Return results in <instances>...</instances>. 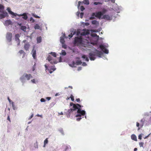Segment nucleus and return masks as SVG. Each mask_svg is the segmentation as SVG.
I'll return each mask as SVG.
<instances>
[{
  "label": "nucleus",
  "mask_w": 151,
  "mask_h": 151,
  "mask_svg": "<svg viewBox=\"0 0 151 151\" xmlns=\"http://www.w3.org/2000/svg\"><path fill=\"white\" fill-rule=\"evenodd\" d=\"M150 134L148 135H147V136H146L145 137H144V139H147L149 137V135Z\"/></svg>",
  "instance_id": "bf43d9fd"
},
{
  "label": "nucleus",
  "mask_w": 151,
  "mask_h": 151,
  "mask_svg": "<svg viewBox=\"0 0 151 151\" xmlns=\"http://www.w3.org/2000/svg\"><path fill=\"white\" fill-rule=\"evenodd\" d=\"M82 63V62L81 60H76L75 62L74 61H73L72 63V64L73 65H81Z\"/></svg>",
  "instance_id": "1a4fd4ad"
},
{
  "label": "nucleus",
  "mask_w": 151,
  "mask_h": 151,
  "mask_svg": "<svg viewBox=\"0 0 151 151\" xmlns=\"http://www.w3.org/2000/svg\"><path fill=\"white\" fill-rule=\"evenodd\" d=\"M34 147L35 148H38V145H37V143L35 144Z\"/></svg>",
  "instance_id": "864d4df0"
},
{
  "label": "nucleus",
  "mask_w": 151,
  "mask_h": 151,
  "mask_svg": "<svg viewBox=\"0 0 151 151\" xmlns=\"http://www.w3.org/2000/svg\"><path fill=\"white\" fill-rule=\"evenodd\" d=\"M31 82L32 83L34 84H36L38 82V81L37 79H32L31 81Z\"/></svg>",
  "instance_id": "b1692460"
},
{
  "label": "nucleus",
  "mask_w": 151,
  "mask_h": 151,
  "mask_svg": "<svg viewBox=\"0 0 151 151\" xmlns=\"http://www.w3.org/2000/svg\"><path fill=\"white\" fill-rule=\"evenodd\" d=\"M80 9L81 11H83L85 9V8L83 6H81L80 7Z\"/></svg>",
  "instance_id": "3c124183"
},
{
  "label": "nucleus",
  "mask_w": 151,
  "mask_h": 151,
  "mask_svg": "<svg viewBox=\"0 0 151 151\" xmlns=\"http://www.w3.org/2000/svg\"><path fill=\"white\" fill-rule=\"evenodd\" d=\"M144 143L143 142H140L139 143V145L140 147H143L144 145Z\"/></svg>",
  "instance_id": "a19ab883"
},
{
  "label": "nucleus",
  "mask_w": 151,
  "mask_h": 151,
  "mask_svg": "<svg viewBox=\"0 0 151 151\" xmlns=\"http://www.w3.org/2000/svg\"><path fill=\"white\" fill-rule=\"evenodd\" d=\"M12 106L13 109L14 110L16 109V107L14 105V103L13 102H12Z\"/></svg>",
  "instance_id": "58836bf2"
},
{
  "label": "nucleus",
  "mask_w": 151,
  "mask_h": 151,
  "mask_svg": "<svg viewBox=\"0 0 151 151\" xmlns=\"http://www.w3.org/2000/svg\"><path fill=\"white\" fill-rule=\"evenodd\" d=\"M83 13H81L80 14L81 18H82L83 17Z\"/></svg>",
  "instance_id": "052dcab7"
},
{
  "label": "nucleus",
  "mask_w": 151,
  "mask_h": 151,
  "mask_svg": "<svg viewBox=\"0 0 151 151\" xmlns=\"http://www.w3.org/2000/svg\"><path fill=\"white\" fill-rule=\"evenodd\" d=\"M82 38L81 37H76L75 39L74 43L77 45L81 44L82 42Z\"/></svg>",
  "instance_id": "39448f33"
},
{
  "label": "nucleus",
  "mask_w": 151,
  "mask_h": 151,
  "mask_svg": "<svg viewBox=\"0 0 151 151\" xmlns=\"http://www.w3.org/2000/svg\"><path fill=\"white\" fill-rule=\"evenodd\" d=\"M32 16L33 17H34L36 18H40V17H39V16H38L36 14H32Z\"/></svg>",
  "instance_id": "4c0bfd02"
},
{
  "label": "nucleus",
  "mask_w": 151,
  "mask_h": 151,
  "mask_svg": "<svg viewBox=\"0 0 151 151\" xmlns=\"http://www.w3.org/2000/svg\"><path fill=\"white\" fill-rule=\"evenodd\" d=\"M29 44L28 43H26L24 46V48L25 50L28 51L29 50Z\"/></svg>",
  "instance_id": "6ab92c4d"
},
{
  "label": "nucleus",
  "mask_w": 151,
  "mask_h": 151,
  "mask_svg": "<svg viewBox=\"0 0 151 151\" xmlns=\"http://www.w3.org/2000/svg\"><path fill=\"white\" fill-rule=\"evenodd\" d=\"M40 27L38 24H36L34 28L35 29H40Z\"/></svg>",
  "instance_id": "f704fd0d"
},
{
  "label": "nucleus",
  "mask_w": 151,
  "mask_h": 151,
  "mask_svg": "<svg viewBox=\"0 0 151 151\" xmlns=\"http://www.w3.org/2000/svg\"><path fill=\"white\" fill-rule=\"evenodd\" d=\"M83 3L84 4L88 5L89 4V1L88 0H84Z\"/></svg>",
  "instance_id": "2f4dec72"
},
{
  "label": "nucleus",
  "mask_w": 151,
  "mask_h": 151,
  "mask_svg": "<svg viewBox=\"0 0 151 151\" xmlns=\"http://www.w3.org/2000/svg\"><path fill=\"white\" fill-rule=\"evenodd\" d=\"M17 16H18L19 17L22 16V18L24 19V20H27L28 18L27 16L26 13H23L22 14L18 15L17 14Z\"/></svg>",
  "instance_id": "2eb2a0df"
},
{
  "label": "nucleus",
  "mask_w": 151,
  "mask_h": 151,
  "mask_svg": "<svg viewBox=\"0 0 151 151\" xmlns=\"http://www.w3.org/2000/svg\"><path fill=\"white\" fill-rule=\"evenodd\" d=\"M37 43H40L41 42L42 37L41 36L37 37Z\"/></svg>",
  "instance_id": "393cba45"
},
{
  "label": "nucleus",
  "mask_w": 151,
  "mask_h": 151,
  "mask_svg": "<svg viewBox=\"0 0 151 151\" xmlns=\"http://www.w3.org/2000/svg\"><path fill=\"white\" fill-rule=\"evenodd\" d=\"M83 30L84 31L81 33V35L85 36L89 34V33L88 30H86V29H84Z\"/></svg>",
  "instance_id": "dca6fc26"
},
{
  "label": "nucleus",
  "mask_w": 151,
  "mask_h": 151,
  "mask_svg": "<svg viewBox=\"0 0 151 151\" xmlns=\"http://www.w3.org/2000/svg\"><path fill=\"white\" fill-rule=\"evenodd\" d=\"M49 54H51V55L53 56L54 57H56V53L55 52H51L50 53H49Z\"/></svg>",
  "instance_id": "e433bc0d"
},
{
  "label": "nucleus",
  "mask_w": 151,
  "mask_h": 151,
  "mask_svg": "<svg viewBox=\"0 0 151 151\" xmlns=\"http://www.w3.org/2000/svg\"><path fill=\"white\" fill-rule=\"evenodd\" d=\"M103 15V13L101 12H99L95 13V17L100 19L101 16Z\"/></svg>",
  "instance_id": "ddd939ff"
},
{
  "label": "nucleus",
  "mask_w": 151,
  "mask_h": 151,
  "mask_svg": "<svg viewBox=\"0 0 151 151\" xmlns=\"http://www.w3.org/2000/svg\"><path fill=\"white\" fill-rule=\"evenodd\" d=\"M27 27L25 26H21L20 29L24 32L26 31Z\"/></svg>",
  "instance_id": "bb28decb"
},
{
  "label": "nucleus",
  "mask_w": 151,
  "mask_h": 151,
  "mask_svg": "<svg viewBox=\"0 0 151 151\" xmlns=\"http://www.w3.org/2000/svg\"><path fill=\"white\" fill-rule=\"evenodd\" d=\"M82 58H83L85 59V60L86 61H89V59L87 57H86V56L85 55H83L82 56Z\"/></svg>",
  "instance_id": "7c9ffc66"
},
{
  "label": "nucleus",
  "mask_w": 151,
  "mask_h": 151,
  "mask_svg": "<svg viewBox=\"0 0 151 151\" xmlns=\"http://www.w3.org/2000/svg\"><path fill=\"white\" fill-rule=\"evenodd\" d=\"M59 95H60V94L59 93H57L55 95V96H57Z\"/></svg>",
  "instance_id": "338daca9"
},
{
  "label": "nucleus",
  "mask_w": 151,
  "mask_h": 151,
  "mask_svg": "<svg viewBox=\"0 0 151 151\" xmlns=\"http://www.w3.org/2000/svg\"><path fill=\"white\" fill-rule=\"evenodd\" d=\"M76 34L78 36L80 34V32L79 31H78L77 32H76Z\"/></svg>",
  "instance_id": "5fc2aeb1"
},
{
  "label": "nucleus",
  "mask_w": 151,
  "mask_h": 151,
  "mask_svg": "<svg viewBox=\"0 0 151 151\" xmlns=\"http://www.w3.org/2000/svg\"><path fill=\"white\" fill-rule=\"evenodd\" d=\"M8 100L9 101V103H10L12 101L11 100L9 99V97H8Z\"/></svg>",
  "instance_id": "774afa93"
},
{
  "label": "nucleus",
  "mask_w": 151,
  "mask_h": 151,
  "mask_svg": "<svg viewBox=\"0 0 151 151\" xmlns=\"http://www.w3.org/2000/svg\"><path fill=\"white\" fill-rule=\"evenodd\" d=\"M62 44V47L66 49L67 48V46L64 43L63 44Z\"/></svg>",
  "instance_id": "a18cd8bd"
},
{
  "label": "nucleus",
  "mask_w": 151,
  "mask_h": 151,
  "mask_svg": "<svg viewBox=\"0 0 151 151\" xmlns=\"http://www.w3.org/2000/svg\"><path fill=\"white\" fill-rule=\"evenodd\" d=\"M64 38L63 37H60V42L62 44L65 43V40H64Z\"/></svg>",
  "instance_id": "cd10ccee"
},
{
  "label": "nucleus",
  "mask_w": 151,
  "mask_h": 151,
  "mask_svg": "<svg viewBox=\"0 0 151 151\" xmlns=\"http://www.w3.org/2000/svg\"><path fill=\"white\" fill-rule=\"evenodd\" d=\"M61 54L63 55H65L66 54V53L65 51L62 50L61 52Z\"/></svg>",
  "instance_id": "ea45409f"
},
{
  "label": "nucleus",
  "mask_w": 151,
  "mask_h": 151,
  "mask_svg": "<svg viewBox=\"0 0 151 151\" xmlns=\"http://www.w3.org/2000/svg\"><path fill=\"white\" fill-rule=\"evenodd\" d=\"M81 4V2L80 1H79L78 2V6H80Z\"/></svg>",
  "instance_id": "0e129e2a"
},
{
  "label": "nucleus",
  "mask_w": 151,
  "mask_h": 151,
  "mask_svg": "<svg viewBox=\"0 0 151 151\" xmlns=\"http://www.w3.org/2000/svg\"><path fill=\"white\" fill-rule=\"evenodd\" d=\"M63 147L65 149V151H67L68 149V147L65 145L63 146Z\"/></svg>",
  "instance_id": "72a5a7b5"
},
{
  "label": "nucleus",
  "mask_w": 151,
  "mask_h": 151,
  "mask_svg": "<svg viewBox=\"0 0 151 151\" xmlns=\"http://www.w3.org/2000/svg\"><path fill=\"white\" fill-rule=\"evenodd\" d=\"M75 106H73V108L70 109L69 110H68V113H70L71 112H73L74 111H77L75 110Z\"/></svg>",
  "instance_id": "4be33fe9"
},
{
  "label": "nucleus",
  "mask_w": 151,
  "mask_h": 151,
  "mask_svg": "<svg viewBox=\"0 0 151 151\" xmlns=\"http://www.w3.org/2000/svg\"><path fill=\"white\" fill-rule=\"evenodd\" d=\"M76 32L75 31L73 32V34L71 33L69 35H68V37H69L70 38L72 37L73 36V35L76 34Z\"/></svg>",
  "instance_id": "c9c22d12"
},
{
  "label": "nucleus",
  "mask_w": 151,
  "mask_h": 151,
  "mask_svg": "<svg viewBox=\"0 0 151 151\" xmlns=\"http://www.w3.org/2000/svg\"><path fill=\"white\" fill-rule=\"evenodd\" d=\"M144 134H140L139 136H138V139H142V136Z\"/></svg>",
  "instance_id": "49530a36"
},
{
  "label": "nucleus",
  "mask_w": 151,
  "mask_h": 151,
  "mask_svg": "<svg viewBox=\"0 0 151 151\" xmlns=\"http://www.w3.org/2000/svg\"><path fill=\"white\" fill-rule=\"evenodd\" d=\"M144 115L145 116H149V113L147 112H146L144 113Z\"/></svg>",
  "instance_id": "8fccbe9b"
},
{
  "label": "nucleus",
  "mask_w": 151,
  "mask_h": 151,
  "mask_svg": "<svg viewBox=\"0 0 151 151\" xmlns=\"http://www.w3.org/2000/svg\"><path fill=\"white\" fill-rule=\"evenodd\" d=\"M5 24L6 26H8L9 25L12 24V22L10 20H6L5 22Z\"/></svg>",
  "instance_id": "f3484780"
},
{
  "label": "nucleus",
  "mask_w": 151,
  "mask_h": 151,
  "mask_svg": "<svg viewBox=\"0 0 151 151\" xmlns=\"http://www.w3.org/2000/svg\"><path fill=\"white\" fill-rule=\"evenodd\" d=\"M47 60H48V61L52 64H56L58 62L54 59H53L52 57L50 55H48L47 57Z\"/></svg>",
  "instance_id": "423d86ee"
},
{
  "label": "nucleus",
  "mask_w": 151,
  "mask_h": 151,
  "mask_svg": "<svg viewBox=\"0 0 151 151\" xmlns=\"http://www.w3.org/2000/svg\"><path fill=\"white\" fill-rule=\"evenodd\" d=\"M48 142V141L47 139H46L44 141V145L43 146L44 147H45V145L47 144Z\"/></svg>",
  "instance_id": "473e14b6"
},
{
  "label": "nucleus",
  "mask_w": 151,
  "mask_h": 151,
  "mask_svg": "<svg viewBox=\"0 0 151 151\" xmlns=\"http://www.w3.org/2000/svg\"><path fill=\"white\" fill-rule=\"evenodd\" d=\"M103 18L107 20H110L112 19L111 17L109 16V15L106 14L104 15L103 16Z\"/></svg>",
  "instance_id": "a211bd4d"
},
{
  "label": "nucleus",
  "mask_w": 151,
  "mask_h": 151,
  "mask_svg": "<svg viewBox=\"0 0 151 151\" xmlns=\"http://www.w3.org/2000/svg\"><path fill=\"white\" fill-rule=\"evenodd\" d=\"M94 16H95V13H93L92 14L91 16L90 17L89 19L91 20L94 19Z\"/></svg>",
  "instance_id": "c85d7f7f"
},
{
  "label": "nucleus",
  "mask_w": 151,
  "mask_h": 151,
  "mask_svg": "<svg viewBox=\"0 0 151 151\" xmlns=\"http://www.w3.org/2000/svg\"><path fill=\"white\" fill-rule=\"evenodd\" d=\"M72 68V70L74 71H79L81 70L82 69V67H71Z\"/></svg>",
  "instance_id": "f8f14e48"
},
{
  "label": "nucleus",
  "mask_w": 151,
  "mask_h": 151,
  "mask_svg": "<svg viewBox=\"0 0 151 151\" xmlns=\"http://www.w3.org/2000/svg\"><path fill=\"white\" fill-rule=\"evenodd\" d=\"M33 116V114H32L31 116L28 118L29 120H30L31 119Z\"/></svg>",
  "instance_id": "13d9d810"
},
{
  "label": "nucleus",
  "mask_w": 151,
  "mask_h": 151,
  "mask_svg": "<svg viewBox=\"0 0 151 151\" xmlns=\"http://www.w3.org/2000/svg\"><path fill=\"white\" fill-rule=\"evenodd\" d=\"M19 52L20 54H24V55H25V53L24 51L23 50H20L19 51Z\"/></svg>",
  "instance_id": "37998d69"
},
{
  "label": "nucleus",
  "mask_w": 151,
  "mask_h": 151,
  "mask_svg": "<svg viewBox=\"0 0 151 151\" xmlns=\"http://www.w3.org/2000/svg\"><path fill=\"white\" fill-rule=\"evenodd\" d=\"M71 106H73H73H75V110H77V114L76 115V117H79L76 118V120L77 121H80L81 119V116L84 115L86 114V111L83 110H81L80 108L83 107L81 105L77 104H74L73 103H71L70 104Z\"/></svg>",
  "instance_id": "f257e3e1"
},
{
  "label": "nucleus",
  "mask_w": 151,
  "mask_h": 151,
  "mask_svg": "<svg viewBox=\"0 0 151 151\" xmlns=\"http://www.w3.org/2000/svg\"><path fill=\"white\" fill-rule=\"evenodd\" d=\"M148 122V124H151V116L150 117V119L147 121Z\"/></svg>",
  "instance_id": "c03bdc74"
},
{
  "label": "nucleus",
  "mask_w": 151,
  "mask_h": 151,
  "mask_svg": "<svg viewBox=\"0 0 151 151\" xmlns=\"http://www.w3.org/2000/svg\"><path fill=\"white\" fill-rule=\"evenodd\" d=\"M32 56L34 59H36V50L35 49V47H34L33 48V49L32 51Z\"/></svg>",
  "instance_id": "9b49d317"
},
{
  "label": "nucleus",
  "mask_w": 151,
  "mask_h": 151,
  "mask_svg": "<svg viewBox=\"0 0 151 151\" xmlns=\"http://www.w3.org/2000/svg\"><path fill=\"white\" fill-rule=\"evenodd\" d=\"M4 6L1 4H0V12H5L4 10Z\"/></svg>",
  "instance_id": "412c9836"
},
{
  "label": "nucleus",
  "mask_w": 151,
  "mask_h": 151,
  "mask_svg": "<svg viewBox=\"0 0 151 151\" xmlns=\"http://www.w3.org/2000/svg\"><path fill=\"white\" fill-rule=\"evenodd\" d=\"M107 12V10L105 9H103L102 10V12H101L103 13V15L105 13Z\"/></svg>",
  "instance_id": "09e8293b"
},
{
  "label": "nucleus",
  "mask_w": 151,
  "mask_h": 151,
  "mask_svg": "<svg viewBox=\"0 0 151 151\" xmlns=\"http://www.w3.org/2000/svg\"><path fill=\"white\" fill-rule=\"evenodd\" d=\"M32 77V76L30 74H27L24 73L20 78L21 81L23 83H25L26 80H29Z\"/></svg>",
  "instance_id": "7ed1b4c3"
},
{
  "label": "nucleus",
  "mask_w": 151,
  "mask_h": 151,
  "mask_svg": "<svg viewBox=\"0 0 151 151\" xmlns=\"http://www.w3.org/2000/svg\"><path fill=\"white\" fill-rule=\"evenodd\" d=\"M145 121V119L144 118L142 119L140 121V126L142 127L143 125H144V123Z\"/></svg>",
  "instance_id": "5701e85b"
},
{
  "label": "nucleus",
  "mask_w": 151,
  "mask_h": 151,
  "mask_svg": "<svg viewBox=\"0 0 151 151\" xmlns=\"http://www.w3.org/2000/svg\"><path fill=\"white\" fill-rule=\"evenodd\" d=\"M76 100L78 102H79L80 101V99L79 98L76 99Z\"/></svg>",
  "instance_id": "69168bd1"
},
{
  "label": "nucleus",
  "mask_w": 151,
  "mask_h": 151,
  "mask_svg": "<svg viewBox=\"0 0 151 151\" xmlns=\"http://www.w3.org/2000/svg\"><path fill=\"white\" fill-rule=\"evenodd\" d=\"M87 64L86 63L83 62L82 63V65L83 66H85Z\"/></svg>",
  "instance_id": "4d7b16f0"
},
{
  "label": "nucleus",
  "mask_w": 151,
  "mask_h": 151,
  "mask_svg": "<svg viewBox=\"0 0 151 151\" xmlns=\"http://www.w3.org/2000/svg\"><path fill=\"white\" fill-rule=\"evenodd\" d=\"M93 4L95 5H97L98 4H102L100 2H94Z\"/></svg>",
  "instance_id": "79ce46f5"
},
{
  "label": "nucleus",
  "mask_w": 151,
  "mask_h": 151,
  "mask_svg": "<svg viewBox=\"0 0 151 151\" xmlns=\"http://www.w3.org/2000/svg\"><path fill=\"white\" fill-rule=\"evenodd\" d=\"M131 139L135 141H137V138L136 136L134 134H132L131 136Z\"/></svg>",
  "instance_id": "aec40b11"
},
{
  "label": "nucleus",
  "mask_w": 151,
  "mask_h": 151,
  "mask_svg": "<svg viewBox=\"0 0 151 151\" xmlns=\"http://www.w3.org/2000/svg\"><path fill=\"white\" fill-rule=\"evenodd\" d=\"M71 98V100L72 101H74V96H73L72 95H71L70 96V97Z\"/></svg>",
  "instance_id": "de8ad7c7"
},
{
  "label": "nucleus",
  "mask_w": 151,
  "mask_h": 151,
  "mask_svg": "<svg viewBox=\"0 0 151 151\" xmlns=\"http://www.w3.org/2000/svg\"><path fill=\"white\" fill-rule=\"evenodd\" d=\"M91 36L93 37H96L97 36V35L96 34H91Z\"/></svg>",
  "instance_id": "6e6d98bb"
},
{
  "label": "nucleus",
  "mask_w": 151,
  "mask_h": 151,
  "mask_svg": "<svg viewBox=\"0 0 151 151\" xmlns=\"http://www.w3.org/2000/svg\"><path fill=\"white\" fill-rule=\"evenodd\" d=\"M46 99L48 101L50 100L51 99V98L50 97H47L46 98Z\"/></svg>",
  "instance_id": "680f3d73"
},
{
  "label": "nucleus",
  "mask_w": 151,
  "mask_h": 151,
  "mask_svg": "<svg viewBox=\"0 0 151 151\" xmlns=\"http://www.w3.org/2000/svg\"><path fill=\"white\" fill-rule=\"evenodd\" d=\"M103 53L98 50H96L95 52L93 53H90L89 54V58L91 60H94L96 58L95 56L96 55L99 57H101L103 55Z\"/></svg>",
  "instance_id": "f03ea898"
},
{
  "label": "nucleus",
  "mask_w": 151,
  "mask_h": 151,
  "mask_svg": "<svg viewBox=\"0 0 151 151\" xmlns=\"http://www.w3.org/2000/svg\"><path fill=\"white\" fill-rule=\"evenodd\" d=\"M91 23L94 25H96L97 24H99L98 22L96 20L92 21Z\"/></svg>",
  "instance_id": "c756f323"
},
{
  "label": "nucleus",
  "mask_w": 151,
  "mask_h": 151,
  "mask_svg": "<svg viewBox=\"0 0 151 151\" xmlns=\"http://www.w3.org/2000/svg\"><path fill=\"white\" fill-rule=\"evenodd\" d=\"M2 13L0 14V19H2L6 17L8 15V14L6 12H1Z\"/></svg>",
  "instance_id": "9d476101"
},
{
  "label": "nucleus",
  "mask_w": 151,
  "mask_h": 151,
  "mask_svg": "<svg viewBox=\"0 0 151 151\" xmlns=\"http://www.w3.org/2000/svg\"><path fill=\"white\" fill-rule=\"evenodd\" d=\"M7 10L10 14L15 16H17V14L11 11L10 8H7Z\"/></svg>",
  "instance_id": "4468645a"
},
{
  "label": "nucleus",
  "mask_w": 151,
  "mask_h": 151,
  "mask_svg": "<svg viewBox=\"0 0 151 151\" xmlns=\"http://www.w3.org/2000/svg\"><path fill=\"white\" fill-rule=\"evenodd\" d=\"M46 101L43 98H42L40 99V101L41 102H45Z\"/></svg>",
  "instance_id": "603ef678"
},
{
  "label": "nucleus",
  "mask_w": 151,
  "mask_h": 151,
  "mask_svg": "<svg viewBox=\"0 0 151 151\" xmlns=\"http://www.w3.org/2000/svg\"><path fill=\"white\" fill-rule=\"evenodd\" d=\"M139 126V124L138 122H137L136 123V126L138 127Z\"/></svg>",
  "instance_id": "e2e57ef3"
},
{
  "label": "nucleus",
  "mask_w": 151,
  "mask_h": 151,
  "mask_svg": "<svg viewBox=\"0 0 151 151\" xmlns=\"http://www.w3.org/2000/svg\"><path fill=\"white\" fill-rule=\"evenodd\" d=\"M58 131L61 134L63 135H64V132L63 128H60L58 129Z\"/></svg>",
  "instance_id": "a878e982"
},
{
  "label": "nucleus",
  "mask_w": 151,
  "mask_h": 151,
  "mask_svg": "<svg viewBox=\"0 0 151 151\" xmlns=\"http://www.w3.org/2000/svg\"><path fill=\"white\" fill-rule=\"evenodd\" d=\"M45 68L46 72L47 73H52L56 69L55 67H45Z\"/></svg>",
  "instance_id": "20e7f679"
},
{
  "label": "nucleus",
  "mask_w": 151,
  "mask_h": 151,
  "mask_svg": "<svg viewBox=\"0 0 151 151\" xmlns=\"http://www.w3.org/2000/svg\"><path fill=\"white\" fill-rule=\"evenodd\" d=\"M12 34L11 33L8 32L7 33L6 37L9 42H10L12 40Z\"/></svg>",
  "instance_id": "0eeeda50"
},
{
  "label": "nucleus",
  "mask_w": 151,
  "mask_h": 151,
  "mask_svg": "<svg viewBox=\"0 0 151 151\" xmlns=\"http://www.w3.org/2000/svg\"><path fill=\"white\" fill-rule=\"evenodd\" d=\"M99 47L105 53L108 54L109 53V50L105 48L103 45H100L99 46Z\"/></svg>",
  "instance_id": "6e6552de"
}]
</instances>
